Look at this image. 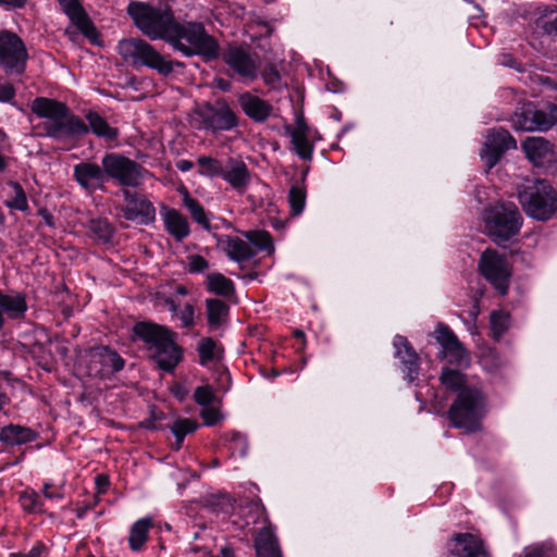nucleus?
I'll return each instance as SVG.
<instances>
[{
	"instance_id": "obj_1",
	"label": "nucleus",
	"mask_w": 557,
	"mask_h": 557,
	"mask_svg": "<svg viewBox=\"0 0 557 557\" xmlns=\"http://www.w3.org/2000/svg\"><path fill=\"white\" fill-rule=\"evenodd\" d=\"M135 25L151 40L162 39L184 57L200 55L210 61L219 57L218 41L201 23H178L169 7L156 9L133 2L127 8Z\"/></svg>"
},
{
	"instance_id": "obj_2",
	"label": "nucleus",
	"mask_w": 557,
	"mask_h": 557,
	"mask_svg": "<svg viewBox=\"0 0 557 557\" xmlns=\"http://www.w3.org/2000/svg\"><path fill=\"white\" fill-rule=\"evenodd\" d=\"M30 111L45 121L37 127L42 134L54 140L65 141L78 139L89 132L106 141H114L119 129L112 127L98 112L89 111L85 117L74 114L66 103L47 97H37L30 103Z\"/></svg>"
},
{
	"instance_id": "obj_3",
	"label": "nucleus",
	"mask_w": 557,
	"mask_h": 557,
	"mask_svg": "<svg viewBox=\"0 0 557 557\" xmlns=\"http://www.w3.org/2000/svg\"><path fill=\"white\" fill-rule=\"evenodd\" d=\"M116 50L125 64L134 69H150L162 77L170 76L175 67H184L183 62L168 59L152 45L140 38L121 39Z\"/></svg>"
},
{
	"instance_id": "obj_4",
	"label": "nucleus",
	"mask_w": 557,
	"mask_h": 557,
	"mask_svg": "<svg viewBox=\"0 0 557 557\" xmlns=\"http://www.w3.org/2000/svg\"><path fill=\"white\" fill-rule=\"evenodd\" d=\"M518 201L524 213L546 222L557 212V190L546 180H529L518 187Z\"/></svg>"
},
{
	"instance_id": "obj_5",
	"label": "nucleus",
	"mask_w": 557,
	"mask_h": 557,
	"mask_svg": "<svg viewBox=\"0 0 557 557\" xmlns=\"http://www.w3.org/2000/svg\"><path fill=\"white\" fill-rule=\"evenodd\" d=\"M486 414V396L479 387L462 388L447 411L451 425L468 433L481 430V421Z\"/></svg>"
},
{
	"instance_id": "obj_6",
	"label": "nucleus",
	"mask_w": 557,
	"mask_h": 557,
	"mask_svg": "<svg viewBox=\"0 0 557 557\" xmlns=\"http://www.w3.org/2000/svg\"><path fill=\"white\" fill-rule=\"evenodd\" d=\"M483 222L487 236L502 245L519 234L523 216L513 202H497L485 209Z\"/></svg>"
},
{
	"instance_id": "obj_7",
	"label": "nucleus",
	"mask_w": 557,
	"mask_h": 557,
	"mask_svg": "<svg viewBox=\"0 0 557 557\" xmlns=\"http://www.w3.org/2000/svg\"><path fill=\"white\" fill-rule=\"evenodd\" d=\"M191 125L199 131L227 132L238 126V116L224 99L203 102L195 108Z\"/></svg>"
},
{
	"instance_id": "obj_8",
	"label": "nucleus",
	"mask_w": 557,
	"mask_h": 557,
	"mask_svg": "<svg viewBox=\"0 0 557 557\" xmlns=\"http://www.w3.org/2000/svg\"><path fill=\"white\" fill-rule=\"evenodd\" d=\"M101 163L106 168L107 182L114 180L122 188L139 187L149 174L141 164L117 152L106 153Z\"/></svg>"
},
{
	"instance_id": "obj_9",
	"label": "nucleus",
	"mask_w": 557,
	"mask_h": 557,
	"mask_svg": "<svg viewBox=\"0 0 557 557\" xmlns=\"http://www.w3.org/2000/svg\"><path fill=\"white\" fill-rule=\"evenodd\" d=\"M28 59L27 48L21 37L8 29L0 30V66L5 75L22 77Z\"/></svg>"
},
{
	"instance_id": "obj_10",
	"label": "nucleus",
	"mask_w": 557,
	"mask_h": 557,
	"mask_svg": "<svg viewBox=\"0 0 557 557\" xmlns=\"http://www.w3.org/2000/svg\"><path fill=\"white\" fill-rule=\"evenodd\" d=\"M478 269L480 274L500 294L508 293L511 267L506 255L495 249H485L479 259Z\"/></svg>"
},
{
	"instance_id": "obj_11",
	"label": "nucleus",
	"mask_w": 557,
	"mask_h": 557,
	"mask_svg": "<svg viewBox=\"0 0 557 557\" xmlns=\"http://www.w3.org/2000/svg\"><path fill=\"white\" fill-rule=\"evenodd\" d=\"M511 121L518 131H547L557 124V103L540 110L533 102H524L516 109Z\"/></svg>"
},
{
	"instance_id": "obj_12",
	"label": "nucleus",
	"mask_w": 557,
	"mask_h": 557,
	"mask_svg": "<svg viewBox=\"0 0 557 557\" xmlns=\"http://www.w3.org/2000/svg\"><path fill=\"white\" fill-rule=\"evenodd\" d=\"M115 195L123 197L124 205L121 207V212L125 220L137 221L144 225L156 220V208L145 194L121 188Z\"/></svg>"
},
{
	"instance_id": "obj_13",
	"label": "nucleus",
	"mask_w": 557,
	"mask_h": 557,
	"mask_svg": "<svg viewBox=\"0 0 557 557\" xmlns=\"http://www.w3.org/2000/svg\"><path fill=\"white\" fill-rule=\"evenodd\" d=\"M285 134L290 138L289 150L299 159L311 162L314 150V135L302 116L297 117L294 125L284 127Z\"/></svg>"
},
{
	"instance_id": "obj_14",
	"label": "nucleus",
	"mask_w": 557,
	"mask_h": 557,
	"mask_svg": "<svg viewBox=\"0 0 557 557\" xmlns=\"http://www.w3.org/2000/svg\"><path fill=\"white\" fill-rule=\"evenodd\" d=\"M517 147L516 139L510 133L502 127L493 128L486 136L482 158L488 169L495 166L502 156Z\"/></svg>"
},
{
	"instance_id": "obj_15",
	"label": "nucleus",
	"mask_w": 557,
	"mask_h": 557,
	"mask_svg": "<svg viewBox=\"0 0 557 557\" xmlns=\"http://www.w3.org/2000/svg\"><path fill=\"white\" fill-rule=\"evenodd\" d=\"M234 517L233 523L239 529L253 527L258 523H264V525L271 524L267 509L258 497L240 498L235 507Z\"/></svg>"
},
{
	"instance_id": "obj_16",
	"label": "nucleus",
	"mask_w": 557,
	"mask_h": 557,
	"mask_svg": "<svg viewBox=\"0 0 557 557\" xmlns=\"http://www.w3.org/2000/svg\"><path fill=\"white\" fill-rule=\"evenodd\" d=\"M73 177L86 191L104 190L107 183L106 168L94 162H79L73 168Z\"/></svg>"
},
{
	"instance_id": "obj_17",
	"label": "nucleus",
	"mask_w": 557,
	"mask_h": 557,
	"mask_svg": "<svg viewBox=\"0 0 557 557\" xmlns=\"http://www.w3.org/2000/svg\"><path fill=\"white\" fill-rule=\"evenodd\" d=\"M224 62L240 78L252 82L258 76V65L250 53L242 47H230L223 54Z\"/></svg>"
},
{
	"instance_id": "obj_18",
	"label": "nucleus",
	"mask_w": 557,
	"mask_h": 557,
	"mask_svg": "<svg viewBox=\"0 0 557 557\" xmlns=\"http://www.w3.org/2000/svg\"><path fill=\"white\" fill-rule=\"evenodd\" d=\"M395 357L400 360L405 379L412 383L420 373V358L407 337L396 335L393 341Z\"/></svg>"
},
{
	"instance_id": "obj_19",
	"label": "nucleus",
	"mask_w": 557,
	"mask_h": 557,
	"mask_svg": "<svg viewBox=\"0 0 557 557\" xmlns=\"http://www.w3.org/2000/svg\"><path fill=\"white\" fill-rule=\"evenodd\" d=\"M133 334L136 338L143 341L154 352L171 337H176V333L164 325L153 322L141 321L133 326Z\"/></svg>"
},
{
	"instance_id": "obj_20",
	"label": "nucleus",
	"mask_w": 557,
	"mask_h": 557,
	"mask_svg": "<svg viewBox=\"0 0 557 557\" xmlns=\"http://www.w3.org/2000/svg\"><path fill=\"white\" fill-rule=\"evenodd\" d=\"M61 10L69 16L71 22L76 28L87 38L90 42L95 44L98 40L99 34L90 17L86 13L78 0H58Z\"/></svg>"
},
{
	"instance_id": "obj_21",
	"label": "nucleus",
	"mask_w": 557,
	"mask_h": 557,
	"mask_svg": "<svg viewBox=\"0 0 557 557\" xmlns=\"http://www.w3.org/2000/svg\"><path fill=\"white\" fill-rule=\"evenodd\" d=\"M451 557H491L483 542L471 533H457L449 543Z\"/></svg>"
},
{
	"instance_id": "obj_22",
	"label": "nucleus",
	"mask_w": 557,
	"mask_h": 557,
	"mask_svg": "<svg viewBox=\"0 0 557 557\" xmlns=\"http://www.w3.org/2000/svg\"><path fill=\"white\" fill-rule=\"evenodd\" d=\"M239 195H244L250 185L251 173L247 164L236 158H227L221 176Z\"/></svg>"
},
{
	"instance_id": "obj_23",
	"label": "nucleus",
	"mask_w": 557,
	"mask_h": 557,
	"mask_svg": "<svg viewBox=\"0 0 557 557\" xmlns=\"http://www.w3.org/2000/svg\"><path fill=\"white\" fill-rule=\"evenodd\" d=\"M522 148L535 166L542 168L556 160L554 145L543 137H528Z\"/></svg>"
},
{
	"instance_id": "obj_24",
	"label": "nucleus",
	"mask_w": 557,
	"mask_h": 557,
	"mask_svg": "<svg viewBox=\"0 0 557 557\" xmlns=\"http://www.w3.org/2000/svg\"><path fill=\"white\" fill-rule=\"evenodd\" d=\"M238 104L243 112L256 123L267 121L273 111V107L268 101L250 92L239 95Z\"/></svg>"
},
{
	"instance_id": "obj_25",
	"label": "nucleus",
	"mask_w": 557,
	"mask_h": 557,
	"mask_svg": "<svg viewBox=\"0 0 557 557\" xmlns=\"http://www.w3.org/2000/svg\"><path fill=\"white\" fill-rule=\"evenodd\" d=\"M161 215L165 231L176 240L182 242L190 234L187 218L177 209L162 207Z\"/></svg>"
},
{
	"instance_id": "obj_26",
	"label": "nucleus",
	"mask_w": 557,
	"mask_h": 557,
	"mask_svg": "<svg viewBox=\"0 0 557 557\" xmlns=\"http://www.w3.org/2000/svg\"><path fill=\"white\" fill-rule=\"evenodd\" d=\"M151 358L161 370L173 372L183 359V349L176 343V337H171L159 349L152 352Z\"/></svg>"
},
{
	"instance_id": "obj_27",
	"label": "nucleus",
	"mask_w": 557,
	"mask_h": 557,
	"mask_svg": "<svg viewBox=\"0 0 557 557\" xmlns=\"http://www.w3.org/2000/svg\"><path fill=\"white\" fill-rule=\"evenodd\" d=\"M253 546L257 557H283L272 524L260 529L255 537Z\"/></svg>"
},
{
	"instance_id": "obj_28",
	"label": "nucleus",
	"mask_w": 557,
	"mask_h": 557,
	"mask_svg": "<svg viewBox=\"0 0 557 557\" xmlns=\"http://www.w3.org/2000/svg\"><path fill=\"white\" fill-rule=\"evenodd\" d=\"M38 437V432L20 424L10 423L0 429V442L8 446H21L35 442Z\"/></svg>"
},
{
	"instance_id": "obj_29",
	"label": "nucleus",
	"mask_w": 557,
	"mask_h": 557,
	"mask_svg": "<svg viewBox=\"0 0 557 557\" xmlns=\"http://www.w3.org/2000/svg\"><path fill=\"white\" fill-rule=\"evenodd\" d=\"M90 357L94 362H98L101 366L103 373L120 372L125 366V360L116 350L109 346L94 347L90 351Z\"/></svg>"
},
{
	"instance_id": "obj_30",
	"label": "nucleus",
	"mask_w": 557,
	"mask_h": 557,
	"mask_svg": "<svg viewBox=\"0 0 557 557\" xmlns=\"http://www.w3.org/2000/svg\"><path fill=\"white\" fill-rule=\"evenodd\" d=\"M221 243L224 245L223 250L227 257L235 262L248 261L256 256L250 244L237 236L226 235Z\"/></svg>"
},
{
	"instance_id": "obj_31",
	"label": "nucleus",
	"mask_w": 557,
	"mask_h": 557,
	"mask_svg": "<svg viewBox=\"0 0 557 557\" xmlns=\"http://www.w3.org/2000/svg\"><path fill=\"white\" fill-rule=\"evenodd\" d=\"M28 309L23 294L8 295L0 289V311L11 320H21Z\"/></svg>"
},
{
	"instance_id": "obj_32",
	"label": "nucleus",
	"mask_w": 557,
	"mask_h": 557,
	"mask_svg": "<svg viewBox=\"0 0 557 557\" xmlns=\"http://www.w3.org/2000/svg\"><path fill=\"white\" fill-rule=\"evenodd\" d=\"M151 518L137 520L129 530L128 545L133 552H140L148 540L149 530L152 528Z\"/></svg>"
},
{
	"instance_id": "obj_33",
	"label": "nucleus",
	"mask_w": 557,
	"mask_h": 557,
	"mask_svg": "<svg viewBox=\"0 0 557 557\" xmlns=\"http://www.w3.org/2000/svg\"><path fill=\"white\" fill-rule=\"evenodd\" d=\"M86 228L90 237L102 244L110 243L115 232L112 223L106 218L90 219Z\"/></svg>"
},
{
	"instance_id": "obj_34",
	"label": "nucleus",
	"mask_w": 557,
	"mask_h": 557,
	"mask_svg": "<svg viewBox=\"0 0 557 557\" xmlns=\"http://www.w3.org/2000/svg\"><path fill=\"white\" fill-rule=\"evenodd\" d=\"M206 288L209 293L221 297H230L235 293L233 281L219 272L209 273L207 275Z\"/></svg>"
},
{
	"instance_id": "obj_35",
	"label": "nucleus",
	"mask_w": 557,
	"mask_h": 557,
	"mask_svg": "<svg viewBox=\"0 0 557 557\" xmlns=\"http://www.w3.org/2000/svg\"><path fill=\"white\" fill-rule=\"evenodd\" d=\"M183 205L189 212L191 219L202 226L205 230L209 231L210 220L208 218V214L202 207V205L196 199L190 196L187 189L184 188L183 190Z\"/></svg>"
},
{
	"instance_id": "obj_36",
	"label": "nucleus",
	"mask_w": 557,
	"mask_h": 557,
	"mask_svg": "<svg viewBox=\"0 0 557 557\" xmlns=\"http://www.w3.org/2000/svg\"><path fill=\"white\" fill-rule=\"evenodd\" d=\"M8 194L4 205L13 210L25 212L29 209L27 196L18 182L10 181L8 183Z\"/></svg>"
},
{
	"instance_id": "obj_37",
	"label": "nucleus",
	"mask_w": 557,
	"mask_h": 557,
	"mask_svg": "<svg viewBox=\"0 0 557 557\" xmlns=\"http://www.w3.org/2000/svg\"><path fill=\"white\" fill-rule=\"evenodd\" d=\"M208 324L212 329L219 327L228 315V306L216 298L206 300Z\"/></svg>"
},
{
	"instance_id": "obj_38",
	"label": "nucleus",
	"mask_w": 557,
	"mask_h": 557,
	"mask_svg": "<svg viewBox=\"0 0 557 557\" xmlns=\"http://www.w3.org/2000/svg\"><path fill=\"white\" fill-rule=\"evenodd\" d=\"M198 426L199 424L193 419H176L170 426L171 432L175 436V443L173 445L174 450H180L182 448L185 436L194 433Z\"/></svg>"
},
{
	"instance_id": "obj_39",
	"label": "nucleus",
	"mask_w": 557,
	"mask_h": 557,
	"mask_svg": "<svg viewBox=\"0 0 557 557\" xmlns=\"http://www.w3.org/2000/svg\"><path fill=\"white\" fill-rule=\"evenodd\" d=\"M441 383L449 391L456 392L457 394L466 387H474L473 385H468L466 375L462 374L458 370H453L449 368H444L441 373Z\"/></svg>"
},
{
	"instance_id": "obj_40",
	"label": "nucleus",
	"mask_w": 557,
	"mask_h": 557,
	"mask_svg": "<svg viewBox=\"0 0 557 557\" xmlns=\"http://www.w3.org/2000/svg\"><path fill=\"white\" fill-rule=\"evenodd\" d=\"M510 315L504 310L493 311L490 315V329L494 341L498 342L508 331Z\"/></svg>"
},
{
	"instance_id": "obj_41",
	"label": "nucleus",
	"mask_w": 557,
	"mask_h": 557,
	"mask_svg": "<svg viewBox=\"0 0 557 557\" xmlns=\"http://www.w3.org/2000/svg\"><path fill=\"white\" fill-rule=\"evenodd\" d=\"M197 352L199 356V362L202 366L220 358V347L211 337H203L199 341L197 345Z\"/></svg>"
},
{
	"instance_id": "obj_42",
	"label": "nucleus",
	"mask_w": 557,
	"mask_h": 557,
	"mask_svg": "<svg viewBox=\"0 0 557 557\" xmlns=\"http://www.w3.org/2000/svg\"><path fill=\"white\" fill-rule=\"evenodd\" d=\"M18 503L23 510L28 513H41L45 511L44 503L39 494L32 488H27L20 493Z\"/></svg>"
},
{
	"instance_id": "obj_43",
	"label": "nucleus",
	"mask_w": 557,
	"mask_h": 557,
	"mask_svg": "<svg viewBox=\"0 0 557 557\" xmlns=\"http://www.w3.org/2000/svg\"><path fill=\"white\" fill-rule=\"evenodd\" d=\"M197 164L199 174L208 177H221L225 166L221 160L208 156H199Z\"/></svg>"
},
{
	"instance_id": "obj_44",
	"label": "nucleus",
	"mask_w": 557,
	"mask_h": 557,
	"mask_svg": "<svg viewBox=\"0 0 557 557\" xmlns=\"http://www.w3.org/2000/svg\"><path fill=\"white\" fill-rule=\"evenodd\" d=\"M441 354L443 358L447 359L450 363L462 364L468 361V355L459 339L443 346Z\"/></svg>"
},
{
	"instance_id": "obj_45",
	"label": "nucleus",
	"mask_w": 557,
	"mask_h": 557,
	"mask_svg": "<svg viewBox=\"0 0 557 557\" xmlns=\"http://www.w3.org/2000/svg\"><path fill=\"white\" fill-rule=\"evenodd\" d=\"M246 238L259 250L272 253L274 245L271 235L265 231H250L245 234Z\"/></svg>"
},
{
	"instance_id": "obj_46",
	"label": "nucleus",
	"mask_w": 557,
	"mask_h": 557,
	"mask_svg": "<svg viewBox=\"0 0 557 557\" xmlns=\"http://www.w3.org/2000/svg\"><path fill=\"white\" fill-rule=\"evenodd\" d=\"M226 438L230 442L228 449L232 456L245 457L248 450L247 438L239 432H231L226 434Z\"/></svg>"
},
{
	"instance_id": "obj_47",
	"label": "nucleus",
	"mask_w": 557,
	"mask_h": 557,
	"mask_svg": "<svg viewBox=\"0 0 557 557\" xmlns=\"http://www.w3.org/2000/svg\"><path fill=\"white\" fill-rule=\"evenodd\" d=\"M288 202L293 215H299L306 205V191L299 186H292L288 193Z\"/></svg>"
},
{
	"instance_id": "obj_48",
	"label": "nucleus",
	"mask_w": 557,
	"mask_h": 557,
	"mask_svg": "<svg viewBox=\"0 0 557 557\" xmlns=\"http://www.w3.org/2000/svg\"><path fill=\"white\" fill-rule=\"evenodd\" d=\"M520 557H557V550L549 544H534L525 547Z\"/></svg>"
},
{
	"instance_id": "obj_49",
	"label": "nucleus",
	"mask_w": 557,
	"mask_h": 557,
	"mask_svg": "<svg viewBox=\"0 0 557 557\" xmlns=\"http://www.w3.org/2000/svg\"><path fill=\"white\" fill-rule=\"evenodd\" d=\"M214 397L213 388L210 385L198 386L194 392V400L202 407L210 406Z\"/></svg>"
},
{
	"instance_id": "obj_50",
	"label": "nucleus",
	"mask_w": 557,
	"mask_h": 557,
	"mask_svg": "<svg viewBox=\"0 0 557 557\" xmlns=\"http://www.w3.org/2000/svg\"><path fill=\"white\" fill-rule=\"evenodd\" d=\"M261 77L267 86L271 88H278L281 85V74L274 64H268L261 71Z\"/></svg>"
},
{
	"instance_id": "obj_51",
	"label": "nucleus",
	"mask_w": 557,
	"mask_h": 557,
	"mask_svg": "<svg viewBox=\"0 0 557 557\" xmlns=\"http://www.w3.org/2000/svg\"><path fill=\"white\" fill-rule=\"evenodd\" d=\"M434 336L441 347L450 344L453 341H457V336L454 332L445 324L438 323L435 331Z\"/></svg>"
},
{
	"instance_id": "obj_52",
	"label": "nucleus",
	"mask_w": 557,
	"mask_h": 557,
	"mask_svg": "<svg viewBox=\"0 0 557 557\" xmlns=\"http://www.w3.org/2000/svg\"><path fill=\"white\" fill-rule=\"evenodd\" d=\"M434 336L441 347L450 344L453 341H457V336L454 332L445 324L438 323L435 331Z\"/></svg>"
},
{
	"instance_id": "obj_53",
	"label": "nucleus",
	"mask_w": 557,
	"mask_h": 557,
	"mask_svg": "<svg viewBox=\"0 0 557 557\" xmlns=\"http://www.w3.org/2000/svg\"><path fill=\"white\" fill-rule=\"evenodd\" d=\"M187 259L189 273H202L209 269V262L200 255H191Z\"/></svg>"
},
{
	"instance_id": "obj_54",
	"label": "nucleus",
	"mask_w": 557,
	"mask_h": 557,
	"mask_svg": "<svg viewBox=\"0 0 557 557\" xmlns=\"http://www.w3.org/2000/svg\"><path fill=\"white\" fill-rule=\"evenodd\" d=\"M182 327L189 329L194 326L195 323V308L191 304H186L183 309L177 313Z\"/></svg>"
},
{
	"instance_id": "obj_55",
	"label": "nucleus",
	"mask_w": 557,
	"mask_h": 557,
	"mask_svg": "<svg viewBox=\"0 0 557 557\" xmlns=\"http://www.w3.org/2000/svg\"><path fill=\"white\" fill-rule=\"evenodd\" d=\"M200 416L203 419L206 425H214L222 419L220 411L216 408L210 406L203 407V409L200 411Z\"/></svg>"
},
{
	"instance_id": "obj_56",
	"label": "nucleus",
	"mask_w": 557,
	"mask_h": 557,
	"mask_svg": "<svg viewBox=\"0 0 557 557\" xmlns=\"http://www.w3.org/2000/svg\"><path fill=\"white\" fill-rule=\"evenodd\" d=\"M16 96V90L11 83L0 82V102L11 103Z\"/></svg>"
},
{
	"instance_id": "obj_57",
	"label": "nucleus",
	"mask_w": 557,
	"mask_h": 557,
	"mask_svg": "<svg viewBox=\"0 0 557 557\" xmlns=\"http://www.w3.org/2000/svg\"><path fill=\"white\" fill-rule=\"evenodd\" d=\"M42 493L46 498L48 499H61L63 498V494L60 488L54 487L53 485L49 483L44 484Z\"/></svg>"
},
{
	"instance_id": "obj_58",
	"label": "nucleus",
	"mask_w": 557,
	"mask_h": 557,
	"mask_svg": "<svg viewBox=\"0 0 557 557\" xmlns=\"http://www.w3.org/2000/svg\"><path fill=\"white\" fill-rule=\"evenodd\" d=\"M45 545L42 543H37L34 545L29 552L27 553H20L15 555V557H41L42 553L45 552Z\"/></svg>"
},
{
	"instance_id": "obj_59",
	"label": "nucleus",
	"mask_w": 557,
	"mask_h": 557,
	"mask_svg": "<svg viewBox=\"0 0 557 557\" xmlns=\"http://www.w3.org/2000/svg\"><path fill=\"white\" fill-rule=\"evenodd\" d=\"M28 0H0V5L7 10L22 9Z\"/></svg>"
},
{
	"instance_id": "obj_60",
	"label": "nucleus",
	"mask_w": 557,
	"mask_h": 557,
	"mask_svg": "<svg viewBox=\"0 0 557 557\" xmlns=\"http://www.w3.org/2000/svg\"><path fill=\"white\" fill-rule=\"evenodd\" d=\"M543 28L547 34H557V15L545 20L543 23Z\"/></svg>"
},
{
	"instance_id": "obj_61",
	"label": "nucleus",
	"mask_w": 557,
	"mask_h": 557,
	"mask_svg": "<svg viewBox=\"0 0 557 557\" xmlns=\"http://www.w3.org/2000/svg\"><path fill=\"white\" fill-rule=\"evenodd\" d=\"M11 403V398L7 394L3 386L0 384V412H2Z\"/></svg>"
},
{
	"instance_id": "obj_62",
	"label": "nucleus",
	"mask_w": 557,
	"mask_h": 557,
	"mask_svg": "<svg viewBox=\"0 0 557 557\" xmlns=\"http://www.w3.org/2000/svg\"><path fill=\"white\" fill-rule=\"evenodd\" d=\"M38 213L48 226H50V227L54 226V216L52 215L51 212H49L47 209L44 208V209H40Z\"/></svg>"
},
{
	"instance_id": "obj_63",
	"label": "nucleus",
	"mask_w": 557,
	"mask_h": 557,
	"mask_svg": "<svg viewBox=\"0 0 557 557\" xmlns=\"http://www.w3.org/2000/svg\"><path fill=\"white\" fill-rule=\"evenodd\" d=\"M176 168L182 172L190 171L194 168V163L189 160H180L176 163Z\"/></svg>"
},
{
	"instance_id": "obj_64",
	"label": "nucleus",
	"mask_w": 557,
	"mask_h": 557,
	"mask_svg": "<svg viewBox=\"0 0 557 557\" xmlns=\"http://www.w3.org/2000/svg\"><path fill=\"white\" fill-rule=\"evenodd\" d=\"M469 314L470 317L472 318L473 321H475L480 314V304H479V299L478 298H474L473 300V304H472V307L469 311Z\"/></svg>"
}]
</instances>
